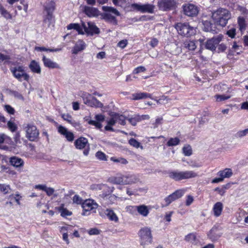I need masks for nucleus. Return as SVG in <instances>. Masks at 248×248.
<instances>
[{"label": "nucleus", "mask_w": 248, "mask_h": 248, "mask_svg": "<svg viewBox=\"0 0 248 248\" xmlns=\"http://www.w3.org/2000/svg\"><path fill=\"white\" fill-rule=\"evenodd\" d=\"M232 17L231 12L227 9L219 8L212 13V18L215 25L225 27Z\"/></svg>", "instance_id": "nucleus-1"}, {"label": "nucleus", "mask_w": 248, "mask_h": 248, "mask_svg": "<svg viewBox=\"0 0 248 248\" xmlns=\"http://www.w3.org/2000/svg\"><path fill=\"white\" fill-rule=\"evenodd\" d=\"M104 13H100L101 19L113 25L118 24L116 16H120V12L112 7L104 6L102 8Z\"/></svg>", "instance_id": "nucleus-2"}, {"label": "nucleus", "mask_w": 248, "mask_h": 248, "mask_svg": "<svg viewBox=\"0 0 248 248\" xmlns=\"http://www.w3.org/2000/svg\"><path fill=\"white\" fill-rule=\"evenodd\" d=\"M197 176V173L192 170H173L169 172V177L175 181H181L184 179L193 178Z\"/></svg>", "instance_id": "nucleus-3"}, {"label": "nucleus", "mask_w": 248, "mask_h": 248, "mask_svg": "<svg viewBox=\"0 0 248 248\" xmlns=\"http://www.w3.org/2000/svg\"><path fill=\"white\" fill-rule=\"evenodd\" d=\"M179 34L185 37H189L195 34L196 31L193 27L191 26L189 23L179 22L174 26Z\"/></svg>", "instance_id": "nucleus-4"}, {"label": "nucleus", "mask_w": 248, "mask_h": 248, "mask_svg": "<svg viewBox=\"0 0 248 248\" xmlns=\"http://www.w3.org/2000/svg\"><path fill=\"white\" fill-rule=\"evenodd\" d=\"M138 235L140 238V243L142 246H145L152 242L153 236L151 230L150 228L144 227L140 230Z\"/></svg>", "instance_id": "nucleus-5"}, {"label": "nucleus", "mask_w": 248, "mask_h": 248, "mask_svg": "<svg viewBox=\"0 0 248 248\" xmlns=\"http://www.w3.org/2000/svg\"><path fill=\"white\" fill-rule=\"evenodd\" d=\"M92 188L93 189L103 190L105 191V192H103L102 194H100L99 195L105 200L107 199L108 196H109V199H110L111 201H115L116 199V197L114 195L109 196L113 191L114 187H110L106 184H101L93 186Z\"/></svg>", "instance_id": "nucleus-6"}, {"label": "nucleus", "mask_w": 248, "mask_h": 248, "mask_svg": "<svg viewBox=\"0 0 248 248\" xmlns=\"http://www.w3.org/2000/svg\"><path fill=\"white\" fill-rule=\"evenodd\" d=\"M81 96L83 98L84 103L88 107L101 108L103 106L101 102L88 93H83Z\"/></svg>", "instance_id": "nucleus-7"}, {"label": "nucleus", "mask_w": 248, "mask_h": 248, "mask_svg": "<svg viewBox=\"0 0 248 248\" xmlns=\"http://www.w3.org/2000/svg\"><path fill=\"white\" fill-rule=\"evenodd\" d=\"M10 70L13 76L18 81H21L22 78L26 81L29 80L30 76L25 72L24 67L23 66L11 67Z\"/></svg>", "instance_id": "nucleus-8"}, {"label": "nucleus", "mask_w": 248, "mask_h": 248, "mask_svg": "<svg viewBox=\"0 0 248 248\" xmlns=\"http://www.w3.org/2000/svg\"><path fill=\"white\" fill-rule=\"evenodd\" d=\"M24 125L26 132V137L31 141H34L37 139L39 132L36 127L31 124H25Z\"/></svg>", "instance_id": "nucleus-9"}, {"label": "nucleus", "mask_w": 248, "mask_h": 248, "mask_svg": "<svg viewBox=\"0 0 248 248\" xmlns=\"http://www.w3.org/2000/svg\"><path fill=\"white\" fill-rule=\"evenodd\" d=\"M158 6L160 10L168 11L174 9L176 3L174 0H160L158 2Z\"/></svg>", "instance_id": "nucleus-10"}, {"label": "nucleus", "mask_w": 248, "mask_h": 248, "mask_svg": "<svg viewBox=\"0 0 248 248\" xmlns=\"http://www.w3.org/2000/svg\"><path fill=\"white\" fill-rule=\"evenodd\" d=\"M88 26L85 22L82 21V26L83 28V31L88 35H93L98 34L100 33L99 29L93 22H89L87 23Z\"/></svg>", "instance_id": "nucleus-11"}, {"label": "nucleus", "mask_w": 248, "mask_h": 248, "mask_svg": "<svg viewBox=\"0 0 248 248\" xmlns=\"http://www.w3.org/2000/svg\"><path fill=\"white\" fill-rule=\"evenodd\" d=\"M185 191L183 189H179L175 191L171 194L164 199L165 203L162 204V207L167 206L173 201L181 198L184 194Z\"/></svg>", "instance_id": "nucleus-12"}, {"label": "nucleus", "mask_w": 248, "mask_h": 248, "mask_svg": "<svg viewBox=\"0 0 248 248\" xmlns=\"http://www.w3.org/2000/svg\"><path fill=\"white\" fill-rule=\"evenodd\" d=\"M132 7L140 12L148 13L152 14L154 12V9L155 6L151 4H139L134 3L132 5Z\"/></svg>", "instance_id": "nucleus-13"}, {"label": "nucleus", "mask_w": 248, "mask_h": 248, "mask_svg": "<svg viewBox=\"0 0 248 248\" xmlns=\"http://www.w3.org/2000/svg\"><path fill=\"white\" fill-rule=\"evenodd\" d=\"M184 14L189 16H196L198 13V8L193 4H186L183 6Z\"/></svg>", "instance_id": "nucleus-14"}, {"label": "nucleus", "mask_w": 248, "mask_h": 248, "mask_svg": "<svg viewBox=\"0 0 248 248\" xmlns=\"http://www.w3.org/2000/svg\"><path fill=\"white\" fill-rule=\"evenodd\" d=\"M222 38V36L219 35L207 40L205 44V48L211 51L215 50L217 46L221 42Z\"/></svg>", "instance_id": "nucleus-15"}, {"label": "nucleus", "mask_w": 248, "mask_h": 248, "mask_svg": "<svg viewBox=\"0 0 248 248\" xmlns=\"http://www.w3.org/2000/svg\"><path fill=\"white\" fill-rule=\"evenodd\" d=\"M222 232L220 229L217 226H214L207 234L208 238L212 241L217 240L222 235Z\"/></svg>", "instance_id": "nucleus-16"}, {"label": "nucleus", "mask_w": 248, "mask_h": 248, "mask_svg": "<svg viewBox=\"0 0 248 248\" xmlns=\"http://www.w3.org/2000/svg\"><path fill=\"white\" fill-rule=\"evenodd\" d=\"M83 12L89 17H97L100 15V12L97 8L90 6H84Z\"/></svg>", "instance_id": "nucleus-17"}, {"label": "nucleus", "mask_w": 248, "mask_h": 248, "mask_svg": "<svg viewBox=\"0 0 248 248\" xmlns=\"http://www.w3.org/2000/svg\"><path fill=\"white\" fill-rule=\"evenodd\" d=\"M58 132L62 135L65 136L69 141H72L74 139V136L72 132L68 131L64 127L60 125L58 127Z\"/></svg>", "instance_id": "nucleus-18"}, {"label": "nucleus", "mask_w": 248, "mask_h": 248, "mask_svg": "<svg viewBox=\"0 0 248 248\" xmlns=\"http://www.w3.org/2000/svg\"><path fill=\"white\" fill-rule=\"evenodd\" d=\"M86 47V44L82 40H78L76 43L72 50V53L78 54L79 52L82 51Z\"/></svg>", "instance_id": "nucleus-19"}, {"label": "nucleus", "mask_w": 248, "mask_h": 248, "mask_svg": "<svg viewBox=\"0 0 248 248\" xmlns=\"http://www.w3.org/2000/svg\"><path fill=\"white\" fill-rule=\"evenodd\" d=\"M139 181V179L134 174L124 175V185H131Z\"/></svg>", "instance_id": "nucleus-20"}, {"label": "nucleus", "mask_w": 248, "mask_h": 248, "mask_svg": "<svg viewBox=\"0 0 248 248\" xmlns=\"http://www.w3.org/2000/svg\"><path fill=\"white\" fill-rule=\"evenodd\" d=\"M147 98H152V94L144 92H139L132 94L131 97V99L134 100L143 99Z\"/></svg>", "instance_id": "nucleus-21"}, {"label": "nucleus", "mask_w": 248, "mask_h": 248, "mask_svg": "<svg viewBox=\"0 0 248 248\" xmlns=\"http://www.w3.org/2000/svg\"><path fill=\"white\" fill-rule=\"evenodd\" d=\"M131 208L134 210H137L138 213L143 217H147L149 211L147 206L141 205L140 206H133Z\"/></svg>", "instance_id": "nucleus-22"}, {"label": "nucleus", "mask_w": 248, "mask_h": 248, "mask_svg": "<svg viewBox=\"0 0 248 248\" xmlns=\"http://www.w3.org/2000/svg\"><path fill=\"white\" fill-rule=\"evenodd\" d=\"M42 61L45 67L49 68H59L60 66L56 62H53L50 59L46 58L43 55Z\"/></svg>", "instance_id": "nucleus-23"}, {"label": "nucleus", "mask_w": 248, "mask_h": 248, "mask_svg": "<svg viewBox=\"0 0 248 248\" xmlns=\"http://www.w3.org/2000/svg\"><path fill=\"white\" fill-rule=\"evenodd\" d=\"M97 204L93 202V201L91 200L85 201L82 205L83 210L85 211H89L92 209L96 208Z\"/></svg>", "instance_id": "nucleus-24"}, {"label": "nucleus", "mask_w": 248, "mask_h": 248, "mask_svg": "<svg viewBox=\"0 0 248 248\" xmlns=\"http://www.w3.org/2000/svg\"><path fill=\"white\" fill-rule=\"evenodd\" d=\"M29 67L32 73L39 74L41 72V68L39 63L35 60H32L31 62Z\"/></svg>", "instance_id": "nucleus-25"}, {"label": "nucleus", "mask_w": 248, "mask_h": 248, "mask_svg": "<svg viewBox=\"0 0 248 248\" xmlns=\"http://www.w3.org/2000/svg\"><path fill=\"white\" fill-rule=\"evenodd\" d=\"M81 24H82V22ZM67 29L68 30L72 29L75 30L79 34H84V31H83V28L82 25H80L78 23H70L67 26Z\"/></svg>", "instance_id": "nucleus-26"}, {"label": "nucleus", "mask_w": 248, "mask_h": 248, "mask_svg": "<svg viewBox=\"0 0 248 248\" xmlns=\"http://www.w3.org/2000/svg\"><path fill=\"white\" fill-rule=\"evenodd\" d=\"M203 30L205 31L211 32L213 33L216 32L215 25L211 23L210 21L206 20L203 22Z\"/></svg>", "instance_id": "nucleus-27"}, {"label": "nucleus", "mask_w": 248, "mask_h": 248, "mask_svg": "<svg viewBox=\"0 0 248 248\" xmlns=\"http://www.w3.org/2000/svg\"><path fill=\"white\" fill-rule=\"evenodd\" d=\"M184 47L190 51L194 50L197 46L196 45V41L194 40H191L187 39L183 43Z\"/></svg>", "instance_id": "nucleus-28"}, {"label": "nucleus", "mask_w": 248, "mask_h": 248, "mask_svg": "<svg viewBox=\"0 0 248 248\" xmlns=\"http://www.w3.org/2000/svg\"><path fill=\"white\" fill-rule=\"evenodd\" d=\"M88 143V140L84 138H80L75 141V145L77 148L82 149L85 147Z\"/></svg>", "instance_id": "nucleus-29"}, {"label": "nucleus", "mask_w": 248, "mask_h": 248, "mask_svg": "<svg viewBox=\"0 0 248 248\" xmlns=\"http://www.w3.org/2000/svg\"><path fill=\"white\" fill-rule=\"evenodd\" d=\"M232 175V172L231 169L226 168L223 170H220L218 172L217 175L221 178H222L223 180L224 179L227 178H230Z\"/></svg>", "instance_id": "nucleus-30"}, {"label": "nucleus", "mask_w": 248, "mask_h": 248, "mask_svg": "<svg viewBox=\"0 0 248 248\" xmlns=\"http://www.w3.org/2000/svg\"><path fill=\"white\" fill-rule=\"evenodd\" d=\"M10 163L11 165L17 168L23 166L24 161L20 158L13 156L10 158Z\"/></svg>", "instance_id": "nucleus-31"}, {"label": "nucleus", "mask_w": 248, "mask_h": 248, "mask_svg": "<svg viewBox=\"0 0 248 248\" xmlns=\"http://www.w3.org/2000/svg\"><path fill=\"white\" fill-rule=\"evenodd\" d=\"M44 8L46 12L53 13L55 8V3L52 0H47L44 5Z\"/></svg>", "instance_id": "nucleus-32"}, {"label": "nucleus", "mask_w": 248, "mask_h": 248, "mask_svg": "<svg viewBox=\"0 0 248 248\" xmlns=\"http://www.w3.org/2000/svg\"><path fill=\"white\" fill-rule=\"evenodd\" d=\"M223 204L221 202H217L213 207V212L216 217H219L222 211Z\"/></svg>", "instance_id": "nucleus-33"}, {"label": "nucleus", "mask_w": 248, "mask_h": 248, "mask_svg": "<svg viewBox=\"0 0 248 248\" xmlns=\"http://www.w3.org/2000/svg\"><path fill=\"white\" fill-rule=\"evenodd\" d=\"M105 213L109 219L111 221H114L115 222H117L118 221V217L112 210L107 209L105 211Z\"/></svg>", "instance_id": "nucleus-34"}, {"label": "nucleus", "mask_w": 248, "mask_h": 248, "mask_svg": "<svg viewBox=\"0 0 248 248\" xmlns=\"http://www.w3.org/2000/svg\"><path fill=\"white\" fill-rule=\"evenodd\" d=\"M109 181L113 184L124 185V175L111 177Z\"/></svg>", "instance_id": "nucleus-35"}, {"label": "nucleus", "mask_w": 248, "mask_h": 248, "mask_svg": "<svg viewBox=\"0 0 248 248\" xmlns=\"http://www.w3.org/2000/svg\"><path fill=\"white\" fill-rule=\"evenodd\" d=\"M35 50L37 51H49V52H58L62 50L61 48H57L55 49L52 48H46L45 47L43 46H35L34 48Z\"/></svg>", "instance_id": "nucleus-36"}, {"label": "nucleus", "mask_w": 248, "mask_h": 248, "mask_svg": "<svg viewBox=\"0 0 248 248\" xmlns=\"http://www.w3.org/2000/svg\"><path fill=\"white\" fill-rule=\"evenodd\" d=\"M185 240L192 244H196L198 241L196 235L194 233H189L185 237Z\"/></svg>", "instance_id": "nucleus-37"}, {"label": "nucleus", "mask_w": 248, "mask_h": 248, "mask_svg": "<svg viewBox=\"0 0 248 248\" xmlns=\"http://www.w3.org/2000/svg\"><path fill=\"white\" fill-rule=\"evenodd\" d=\"M114 115L117 123H118L122 125H124L125 124V118L124 116L117 113H115Z\"/></svg>", "instance_id": "nucleus-38"}, {"label": "nucleus", "mask_w": 248, "mask_h": 248, "mask_svg": "<svg viewBox=\"0 0 248 248\" xmlns=\"http://www.w3.org/2000/svg\"><path fill=\"white\" fill-rule=\"evenodd\" d=\"M0 13L2 16L7 19H11L12 16L11 14L3 7V6L0 4Z\"/></svg>", "instance_id": "nucleus-39"}, {"label": "nucleus", "mask_w": 248, "mask_h": 248, "mask_svg": "<svg viewBox=\"0 0 248 248\" xmlns=\"http://www.w3.org/2000/svg\"><path fill=\"white\" fill-rule=\"evenodd\" d=\"M180 143V140L176 137L174 138H170L167 142V145L168 146H176Z\"/></svg>", "instance_id": "nucleus-40"}, {"label": "nucleus", "mask_w": 248, "mask_h": 248, "mask_svg": "<svg viewBox=\"0 0 248 248\" xmlns=\"http://www.w3.org/2000/svg\"><path fill=\"white\" fill-rule=\"evenodd\" d=\"M11 58L9 55H4L0 53V63L4 62V63H10Z\"/></svg>", "instance_id": "nucleus-41"}, {"label": "nucleus", "mask_w": 248, "mask_h": 248, "mask_svg": "<svg viewBox=\"0 0 248 248\" xmlns=\"http://www.w3.org/2000/svg\"><path fill=\"white\" fill-rule=\"evenodd\" d=\"M53 18V13L47 12V15L45 18L44 21L45 23H48V26H49Z\"/></svg>", "instance_id": "nucleus-42"}, {"label": "nucleus", "mask_w": 248, "mask_h": 248, "mask_svg": "<svg viewBox=\"0 0 248 248\" xmlns=\"http://www.w3.org/2000/svg\"><path fill=\"white\" fill-rule=\"evenodd\" d=\"M183 151L186 156H190L192 154V149L190 145L184 146L183 148Z\"/></svg>", "instance_id": "nucleus-43"}, {"label": "nucleus", "mask_w": 248, "mask_h": 248, "mask_svg": "<svg viewBox=\"0 0 248 248\" xmlns=\"http://www.w3.org/2000/svg\"><path fill=\"white\" fill-rule=\"evenodd\" d=\"M215 97L216 98V100L218 102H220L222 101L226 100L230 98V96L229 95H226L224 94L222 95H216L215 96Z\"/></svg>", "instance_id": "nucleus-44"}, {"label": "nucleus", "mask_w": 248, "mask_h": 248, "mask_svg": "<svg viewBox=\"0 0 248 248\" xmlns=\"http://www.w3.org/2000/svg\"><path fill=\"white\" fill-rule=\"evenodd\" d=\"M248 134V128L243 130H240L238 131L235 135L237 138H242Z\"/></svg>", "instance_id": "nucleus-45"}, {"label": "nucleus", "mask_w": 248, "mask_h": 248, "mask_svg": "<svg viewBox=\"0 0 248 248\" xmlns=\"http://www.w3.org/2000/svg\"><path fill=\"white\" fill-rule=\"evenodd\" d=\"M10 190L9 186L5 184H0V191L3 192L4 194L8 193Z\"/></svg>", "instance_id": "nucleus-46"}, {"label": "nucleus", "mask_w": 248, "mask_h": 248, "mask_svg": "<svg viewBox=\"0 0 248 248\" xmlns=\"http://www.w3.org/2000/svg\"><path fill=\"white\" fill-rule=\"evenodd\" d=\"M96 157L101 160H107L106 155L100 151L97 152L95 154Z\"/></svg>", "instance_id": "nucleus-47"}, {"label": "nucleus", "mask_w": 248, "mask_h": 248, "mask_svg": "<svg viewBox=\"0 0 248 248\" xmlns=\"http://www.w3.org/2000/svg\"><path fill=\"white\" fill-rule=\"evenodd\" d=\"M73 202L74 203H77L78 204H81L82 205V203L83 202L81 198L77 195H76L73 197Z\"/></svg>", "instance_id": "nucleus-48"}, {"label": "nucleus", "mask_w": 248, "mask_h": 248, "mask_svg": "<svg viewBox=\"0 0 248 248\" xmlns=\"http://www.w3.org/2000/svg\"><path fill=\"white\" fill-rule=\"evenodd\" d=\"M62 117L64 120L65 121H66L70 124H72V116L69 115V114H61Z\"/></svg>", "instance_id": "nucleus-49"}, {"label": "nucleus", "mask_w": 248, "mask_h": 248, "mask_svg": "<svg viewBox=\"0 0 248 248\" xmlns=\"http://www.w3.org/2000/svg\"><path fill=\"white\" fill-rule=\"evenodd\" d=\"M129 144L134 147L137 148L140 146V143L136 140L135 139L132 138L129 140Z\"/></svg>", "instance_id": "nucleus-50"}, {"label": "nucleus", "mask_w": 248, "mask_h": 248, "mask_svg": "<svg viewBox=\"0 0 248 248\" xmlns=\"http://www.w3.org/2000/svg\"><path fill=\"white\" fill-rule=\"evenodd\" d=\"M227 34L232 38H234L236 35V29L232 28L227 31Z\"/></svg>", "instance_id": "nucleus-51"}, {"label": "nucleus", "mask_w": 248, "mask_h": 248, "mask_svg": "<svg viewBox=\"0 0 248 248\" xmlns=\"http://www.w3.org/2000/svg\"><path fill=\"white\" fill-rule=\"evenodd\" d=\"M60 212L61 213V215L62 217H66L70 216L72 214V213L66 209L62 208L60 210Z\"/></svg>", "instance_id": "nucleus-52"}, {"label": "nucleus", "mask_w": 248, "mask_h": 248, "mask_svg": "<svg viewBox=\"0 0 248 248\" xmlns=\"http://www.w3.org/2000/svg\"><path fill=\"white\" fill-rule=\"evenodd\" d=\"M238 24L239 26V29L241 31L245 30L246 29V25L245 23V20L243 19L239 18L238 20Z\"/></svg>", "instance_id": "nucleus-53"}, {"label": "nucleus", "mask_w": 248, "mask_h": 248, "mask_svg": "<svg viewBox=\"0 0 248 248\" xmlns=\"http://www.w3.org/2000/svg\"><path fill=\"white\" fill-rule=\"evenodd\" d=\"M89 235H98L100 233V231L96 228H92L88 231Z\"/></svg>", "instance_id": "nucleus-54"}, {"label": "nucleus", "mask_w": 248, "mask_h": 248, "mask_svg": "<svg viewBox=\"0 0 248 248\" xmlns=\"http://www.w3.org/2000/svg\"><path fill=\"white\" fill-rule=\"evenodd\" d=\"M7 125L9 129L12 132L15 131L17 129L16 125L13 122H8Z\"/></svg>", "instance_id": "nucleus-55"}, {"label": "nucleus", "mask_w": 248, "mask_h": 248, "mask_svg": "<svg viewBox=\"0 0 248 248\" xmlns=\"http://www.w3.org/2000/svg\"><path fill=\"white\" fill-rule=\"evenodd\" d=\"M146 71V68L142 66H139L136 68L133 71L134 74H139L140 72H143Z\"/></svg>", "instance_id": "nucleus-56"}, {"label": "nucleus", "mask_w": 248, "mask_h": 248, "mask_svg": "<svg viewBox=\"0 0 248 248\" xmlns=\"http://www.w3.org/2000/svg\"><path fill=\"white\" fill-rule=\"evenodd\" d=\"M89 124L91 125H94L97 128H101L102 127V124H100V123L97 121H96L94 120H90L89 122Z\"/></svg>", "instance_id": "nucleus-57"}, {"label": "nucleus", "mask_w": 248, "mask_h": 248, "mask_svg": "<svg viewBox=\"0 0 248 248\" xmlns=\"http://www.w3.org/2000/svg\"><path fill=\"white\" fill-rule=\"evenodd\" d=\"M227 185L223 186L222 188L217 187L215 188V190L217 191L218 194H219L220 195H223L225 192V189H227Z\"/></svg>", "instance_id": "nucleus-58"}, {"label": "nucleus", "mask_w": 248, "mask_h": 248, "mask_svg": "<svg viewBox=\"0 0 248 248\" xmlns=\"http://www.w3.org/2000/svg\"><path fill=\"white\" fill-rule=\"evenodd\" d=\"M11 94L13 95L15 97L19 99H23V97L22 95L18 92L13 91L11 92Z\"/></svg>", "instance_id": "nucleus-59"}, {"label": "nucleus", "mask_w": 248, "mask_h": 248, "mask_svg": "<svg viewBox=\"0 0 248 248\" xmlns=\"http://www.w3.org/2000/svg\"><path fill=\"white\" fill-rule=\"evenodd\" d=\"M127 44V41L126 40H123L120 41L118 45L119 47L123 48H124Z\"/></svg>", "instance_id": "nucleus-60"}, {"label": "nucleus", "mask_w": 248, "mask_h": 248, "mask_svg": "<svg viewBox=\"0 0 248 248\" xmlns=\"http://www.w3.org/2000/svg\"><path fill=\"white\" fill-rule=\"evenodd\" d=\"M55 190L52 187H46L45 192H46V194L48 196H51L53 193L54 192Z\"/></svg>", "instance_id": "nucleus-61"}, {"label": "nucleus", "mask_w": 248, "mask_h": 248, "mask_svg": "<svg viewBox=\"0 0 248 248\" xmlns=\"http://www.w3.org/2000/svg\"><path fill=\"white\" fill-rule=\"evenodd\" d=\"M117 123L115 118V115H112V118L108 121V124L109 125H113Z\"/></svg>", "instance_id": "nucleus-62"}, {"label": "nucleus", "mask_w": 248, "mask_h": 248, "mask_svg": "<svg viewBox=\"0 0 248 248\" xmlns=\"http://www.w3.org/2000/svg\"><path fill=\"white\" fill-rule=\"evenodd\" d=\"M217 49L218 52L220 51L223 52L227 49V46L225 44L222 43L218 45Z\"/></svg>", "instance_id": "nucleus-63"}, {"label": "nucleus", "mask_w": 248, "mask_h": 248, "mask_svg": "<svg viewBox=\"0 0 248 248\" xmlns=\"http://www.w3.org/2000/svg\"><path fill=\"white\" fill-rule=\"evenodd\" d=\"M158 43V41L156 38H153L150 42V45L153 47H154L156 46Z\"/></svg>", "instance_id": "nucleus-64"}]
</instances>
